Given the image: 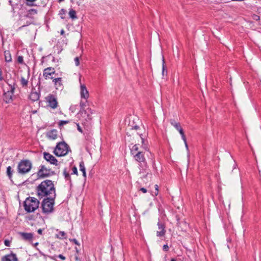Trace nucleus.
Listing matches in <instances>:
<instances>
[{
	"label": "nucleus",
	"instance_id": "45",
	"mask_svg": "<svg viewBox=\"0 0 261 261\" xmlns=\"http://www.w3.org/2000/svg\"><path fill=\"white\" fill-rule=\"evenodd\" d=\"M71 241L74 242L76 245H80V244L78 242V241L76 239H72V240H71Z\"/></svg>",
	"mask_w": 261,
	"mask_h": 261
},
{
	"label": "nucleus",
	"instance_id": "37",
	"mask_svg": "<svg viewBox=\"0 0 261 261\" xmlns=\"http://www.w3.org/2000/svg\"><path fill=\"white\" fill-rule=\"evenodd\" d=\"M64 175L65 176V178L66 179H68L70 177L69 174L68 173H67L66 170L64 171Z\"/></svg>",
	"mask_w": 261,
	"mask_h": 261
},
{
	"label": "nucleus",
	"instance_id": "13",
	"mask_svg": "<svg viewBox=\"0 0 261 261\" xmlns=\"http://www.w3.org/2000/svg\"><path fill=\"white\" fill-rule=\"evenodd\" d=\"M43 156L45 160L49 162L51 164L55 165L57 166L59 165V163L55 157L49 153L44 152L43 153Z\"/></svg>",
	"mask_w": 261,
	"mask_h": 261
},
{
	"label": "nucleus",
	"instance_id": "6",
	"mask_svg": "<svg viewBox=\"0 0 261 261\" xmlns=\"http://www.w3.org/2000/svg\"><path fill=\"white\" fill-rule=\"evenodd\" d=\"M45 100L51 109H55L57 108L58 102L57 97L53 94H49L45 97Z\"/></svg>",
	"mask_w": 261,
	"mask_h": 261
},
{
	"label": "nucleus",
	"instance_id": "4",
	"mask_svg": "<svg viewBox=\"0 0 261 261\" xmlns=\"http://www.w3.org/2000/svg\"><path fill=\"white\" fill-rule=\"evenodd\" d=\"M32 168L31 162L27 160L21 161L18 165V172L21 174L28 173Z\"/></svg>",
	"mask_w": 261,
	"mask_h": 261
},
{
	"label": "nucleus",
	"instance_id": "2",
	"mask_svg": "<svg viewBox=\"0 0 261 261\" xmlns=\"http://www.w3.org/2000/svg\"><path fill=\"white\" fill-rule=\"evenodd\" d=\"M69 152H71V149L69 145L64 141L57 143L53 151L57 156H65Z\"/></svg>",
	"mask_w": 261,
	"mask_h": 261
},
{
	"label": "nucleus",
	"instance_id": "52",
	"mask_svg": "<svg viewBox=\"0 0 261 261\" xmlns=\"http://www.w3.org/2000/svg\"><path fill=\"white\" fill-rule=\"evenodd\" d=\"M65 32L63 30H61V35H63L64 34Z\"/></svg>",
	"mask_w": 261,
	"mask_h": 261
},
{
	"label": "nucleus",
	"instance_id": "10",
	"mask_svg": "<svg viewBox=\"0 0 261 261\" xmlns=\"http://www.w3.org/2000/svg\"><path fill=\"white\" fill-rule=\"evenodd\" d=\"M14 90V88L10 87L9 90H8L7 91L4 92V100L6 103H10L12 101Z\"/></svg>",
	"mask_w": 261,
	"mask_h": 261
},
{
	"label": "nucleus",
	"instance_id": "33",
	"mask_svg": "<svg viewBox=\"0 0 261 261\" xmlns=\"http://www.w3.org/2000/svg\"><path fill=\"white\" fill-rule=\"evenodd\" d=\"M69 122V121L68 120H61L59 122V126L60 127L66 124Z\"/></svg>",
	"mask_w": 261,
	"mask_h": 261
},
{
	"label": "nucleus",
	"instance_id": "15",
	"mask_svg": "<svg viewBox=\"0 0 261 261\" xmlns=\"http://www.w3.org/2000/svg\"><path fill=\"white\" fill-rule=\"evenodd\" d=\"M2 261H18V259L15 254L11 253L3 256Z\"/></svg>",
	"mask_w": 261,
	"mask_h": 261
},
{
	"label": "nucleus",
	"instance_id": "12",
	"mask_svg": "<svg viewBox=\"0 0 261 261\" xmlns=\"http://www.w3.org/2000/svg\"><path fill=\"white\" fill-rule=\"evenodd\" d=\"M46 136L48 140H55L60 137V134L57 129H53L47 132Z\"/></svg>",
	"mask_w": 261,
	"mask_h": 261
},
{
	"label": "nucleus",
	"instance_id": "46",
	"mask_svg": "<svg viewBox=\"0 0 261 261\" xmlns=\"http://www.w3.org/2000/svg\"><path fill=\"white\" fill-rule=\"evenodd\" d=\"M58 257L62 260H65L66 258L62 254L59 255Z\"/></svg>",
	"mask_w": 261,
	"mask_h": 261
},
{
	"label": "nucleus",
	"instance_id": "25",
	"mask_svg": "<svg viewBox=\"0 0 261 261\" xmlns=\"http://www.w3.org/2000/svg\"><path fill=\"white\" fill-rule=\"evenodd\" d=\"M62 79L61 77L55 78L53 79V82L57 86L61 87L62 86Z\"/></svg>",
	"mask_w": 261,
	"mask_h": 261
},
{
	"label": "nucleus",
	"instance_id": "28",
	"mask_svg": "<svg viewBox=\"0 0 261 261\" xmlns=\"http://www.w3.org/2000/svg\"><path fill=\"white\" fill-rule=\"evenodd\" d=\"M20 83L23 87H25L28 86V79H25L24 77H22L20 80Z\"/></svg>",
	"mask_w": 261,
	"mask_h": 261
},
{
	"label": "nucleus",
	"instance_id": "27",
	"mask_svg": "<svg viewBox=\"0 0 261 261\" xmlns=\"http://www.w3.org/2000/svg\"><path fill=\"white\" fill-rule=\"evenodd\" d=\"M162 74L163 76L167 74V70L166 69L165 61L164 57L163 58Z\"/></svg>",
	"mask_w": 261,
	"mask_h": 261
},
{
	"label": "nucleus",
	"instance_id": "18",
	"mask_svg": "<svg viewBox=\"0 0 261 261\" xmlns=\"http://www.w3.org/2000/svg\"><path fill=\"white\" fill-rule=\"evenodd\" d=\"M134 158L137 161L140 163L143 162L145 161L144 154L141 152H138L137 153V154L134 155Z\"/></svg>",
	"mask_w": 261,
	"mask_h": 261
},
{
	"label": "nucleus",
	"instance_id": "44",
	"mask_svg": "<svg viewBox=\"0 0 261 261\" xmlns=\"http://www.w3.org/2000/svg\"><path fill=\"white\" fill-rule=\"evenodd\" d=\"M76 125H77V130L81 132V133H82V128L81 127V126L79 125V124H76Z\"/></svg>",
	"mask_w": 261,
	"mask_h": 261
},
{
	"label": "nucleus",
	"instance_id": "55",
	"mask_svg": "<svg viewBox=\"0 0 261 261\" xmlns=\"http://www.w3.org/2000/svg\"><path fill=\"white\" fill-rule=\"evenodd\" d=\"M59 2H63L64 1V0H58Z\"/></svg>",
	"mask_w": 261,
	"mask_h": 261
},
{
	"label": "nucleus",
	"instance_id": "38",
	"mask_svg": "<svg viewBox=\"0 0 261 261\" xmlns=\"http://www.w3.org/2000/svg\"><path fill=\"white\" fill-rule=\"evenodd\" d=\"M10 241L8 240H6L4 241V244L5 245V246L8 247L10 246Z\"/></svg>",
	"mask_w": 261,
	"mask_h": 261
},
{
	"label": "nucleus",
	"instance_id": "14",
	"mask_svg": "<svg viewBox=\"0 0 261 261\" xmlns=\"http://www.w3.org/2000/svg\"><path fill=\"white\" fill-rule=\"evenodd\" d=\"M159 230L156 231V236L158 237H164L166 233L165 225L159 220L157 224Z\"/></svg>",
	"mask_w": 261,
	"mask_h": 261
},
{
	"label": "nucleus",
	"instance_id": "29",
	"mask_svg": "<svg viewBox=\"0 0 261 261\" xmlns=\"http://www.w3.org/2000/svg\"><path fill=\"white\" fill-rule=\"evenodd\" d=\"M170 122L171 125H173L176 129H178L181 127L180 123L175 122L174 120H171Z\"/></svg>",
	"mask_w": 261,
	"mask_h": 261
},
{
	"label": "nucleus",
	"instance_id": "26",
	"mask_svg": "<svg viewBox=\"0 0 261 261\" xmlns=\"http://www.w3.org/2000/svg\"><path fill=\"white\" fill-rule=\"evenodd\" d=\"M56 236L60 239H66V234L64 231H60L57 234Z\"/></svg>",
	"mask_w": 261,
	"mask_h": 261
},
{
	"label": "nucleus",
	"instance_id": "5",
	"mask_svg": "<svg viewBox=\"0 0 261 261\" xmlns=\"http://www.w3.org/2000/svg\"><path fill=\"white\" fill-rule=\"evenodd\" d=\"M55 199V198L51 199L50 197H47L43 200L42 203V208L43 213H48L53 211Z\"/></svg>",
	"mask_w": 261,
	"mask_h": 261
},
{
	"label": "nucleus",
	"instance_id": "32",
	"mask_svg": "<svg viewBox=\"0 0 261 261\" xmlns=\"http://www.w3.org/2000/svg\"><path fill=\"white\" fill-rule=\"evenodd\" d=\"M66 11L65 9H62L60 11L59 15H60L61 18L62 19H64L65 18V15L66 14Z\"/></svg>",
	"mask_w": 261,
	"mask_h": 261
},
{
	"label": "nucleus",
	"instance_id": "41",
	"mask_svg": "<svg viewBox=\"0 0 261 261\" xmlns=\"http://www.w3.org/2000/svg\"><path fill=\"white\" fill-rule=\"evenodd\" d=\"M163 249L165 251H167L169 249V247H168V245L167 244L164 245L163 247Z\"/></svg>",
	"mask_w": 261,
	"mask_h": 261
},
{
	"label": "nucleus",
	"instance_id": "20",
	"mask_svg": "<svg viewBox=\"0 0 261 261\" xmlns=\"http://www.w3.org/2000/svg\"><path fill=\"white\" fill-rule=\"evenodd\" d=\"M137 124H132V129H135L136 130H140V126L141 125V121L138 117H136Z\"/></svg>",
	"mask_w": 261,
	"mask_h": 261
},
{
	"label": "nucleus",
	"instance_id": "40",
	"mask_svg": "<svg viewBox=\"0 0 261 261\" xmlns=\"http://www.w3.org/2000/svg\"><path fill=\"white\" fill-rule=\"evenodd\" d=\"M29 12H30V14H37V10L35 9H31L29 11Z\"/></svg>",
	"mask_w": 261,
	"mask_h": 261
},
{
	"label": "nucleus",
	"instance_id": "16",
	"mask_svg": "<svg viewBox=\"0 0 261 261\" xmlns=\"http://www.w3.org/2000/svg\"><path fill=\"white\" fill-rule=\"evenodd\" d=\"M29 97L31 100H32L33 101H35L39 99L40 94L38 92L34 91V90L32 89Z\"/></svg>",
	"mask_w": 261,
	"mask_h": 261
},
{
	"label": "nucleus",
	"instance_id": "19",
	"mask_svg": "<svg viewBox=\"0 0 261 261\" xmlns=\"http://www.w3.org/2000/svg\"><path fill=\"white\" fill-rule=\"evenodd\" d=\"M137 124H132V129H135L136 130H140V126L141 125V121L138 117H136Z\"/></svg>",
	"mask_w": 261,
	"mask_h": 261
},
{
	"label": "nucleus",
	"instance_id": "51",
	"mask_svg": "<svg viewBox=\"0 0 261 261\" xmlns=\"http://www.w3.org/2000/svg\"><path fill=\"white\" fill-rule=\"evenodd\" d=\"M185 143V147H186L187 149L188 148V144H187V140H186V142H184Z\"/></svg>",
	"mask_w": 261,
	"mask_h": 261
},
{
	"label": "nucleus",
	"instance_id": "50",
	"mask_svg": "<svg viewBox=\"0 0 261 261\" xmlns=\"http://www.w3.org/2000/svg\"><path fill=\"white\" fill-rule=\"evenodd\" d=\"M38 233L40 234H42V230L41 229H39L37 231Z\"/></svg>",
	"mask_w": 261,
	"mask_h": 261
},
{
	"label": "nucleus",
	"instance_id": "48",
	"mask_svg": "<svg viewBox=\"0 0 261 261\" xmlns=\"http://www.w3.org/2000/svg\"><path fill=\"white\" fill-rule=\"evenodd\" d=\"M136 117H137V116H135V118H134V119H133V124H134V123H136V124H137Z\"/></svg>",
	"mask_w": 261,
	"mask_h": 261
},
{
	"label": "nucleus",
	"instance_id": "1",
	"mask_svg": "<svg viewBox=\"0 0 261 261\" xmlns=\"http://www.w3.org/2000/svg\"><path fill=\"white\" fill-rule=\"evenodd\" d=\"M37 192L38 196L42 198L44 197L56 198L55 188L53 181L50 180H45L41 182L37 187Z\"/></svg>",
	"mask_w": 261,
	"mask_h": 261
},
{
	"label": "nucleus",
	"instance_id": "9",
	"mask_svg": "<svg viewBox=\"0 0 261 261\" xmlns=\"http://www.w3.org/2000/svg\"><path fill=\"white\" fill-rule=\"evenodd\" d=\"M55 74V69L53 67H47L44 69L43 76L45 80L53 79V75Z\"/></svg>",
	"mask_w": 261,
	"mask_h": 261
},
{
	"label": "nucleus",
	"instance_id": "24",
	"mask_svg": "<svg viewBox=\"0 0 261 261\" xmlns=\"http://www.w3.org/2000/svg\"><path fill=\"white\" fill-rule=\"evenodd\" d=\"M5 54V59L6 62H9L12 60L11 54L9 51H6L4 53Z\"/></svg>",
	"mask_w": 261,
	"mask_h": 261
},
{
	"label": "nucleus",
	"instance_id": "21",
	"mask_svg": "<svg viewBox=\"0 0 261 261\" xmlns=\"http://www.w3.org/2000/svg\"><path fill=\"white\" fill-rule=\"evenodd\" d=\"M80 170L82 172L83 176L86 177V168L85 167L84 163L81 162L80 163Z\"/></svg>",
	"mask_w": 261,
	"mask_h": 261
},
{
	"label": "nucleus",
	"instance_id": "23",
	"mask_svg": "<svg viewBox=\"0 0 261 261\" xmlns=\"http://www.w3.org/2000/svg\"><path fill=\"white\" fill-rule=\"evenodd\" d=\"M69 17L72 19H75L77 18V16H76V11L72 9H70V10H69Z\"/></svg>",
	"mask_w": 261,
	"mask_h": 261
},
{
	"label": "nucleus",
	"instance_id": "35",
	"mask_svg": "<svg viewBox=\"0 0 261 261\" xmlns=\"http://www.w3.org/2000/svg\"><path fill=\"white\" fill-rule=\"evenodd\" d=\"M18 62L19 63H22L23 61V58L22 56H19L17 59Z\"/></svg>",
	"mask_w": 261,
	"mask_h": 261
},
{
	"label": "nucleus",
	"instance_id": "17",
	"mask_svg": "<svg viewBox=\"0 0 261 261\" xmlns=\"http://www.w3.org/2000/svg\"><path fill=\"white\" fill-rule=\"evenodd\" d=\"M89 106L88 101L87 99L83 100V99H81V101L80 103V112H84V110H86V108Z\"/></svg>",
	"mask_w": 261,
	"mask_h": 261
},
{
	"label": "nucleus",
	"instance_id": "3",
	"mask_svg": "<svg viewBox=\"0 0 261 261\" xmlns=\"http://www.w3.org/2000/svg\"><path fill=\"white\" fill-rule=\"evenodd\" d=\"M39 205V200L34 197H29L24 202V208L28 213H32L37 210Z\"/></svg>",
	"mask_w": 261,
	"mask_h": 261
},
{
	"label": "nucleus",
	"instance_id": "49",
	"mask_svg": "<svg viewBox=\"0 0 261 261\" xmlns=\"http://www.w3.org/2000/svg\"><path fill=\"white\" fill-rule=\"evenodd\" d=\"M75 106H71L70 109L72 111V112H74V109H75Z\"/></svg>",
	"mask_w": 261,
	"mask_h": 261
},
{
	"label": "nucleus",
	"instance_id": "11",
	"mask_svg": "<svg viewBox=\"0 0 261 261\" xmlns=\"http://www.w3.org/2000/svg\"><path fill=\"white\" fill-rule=\"evenodd\" d=\"M80 82H81V79H80ZM80 97L82 99L86 100L88 99L89 97V92L84 84L80 83Z\"/></svg>",
	"mask_w": 261,
	"mask_h": 261
},
{
	"label": "nucleus",
	"instance_id": "47",
	"mask_svg": "<svg viewBox=\"0 0 261 261\" xmlns=\"http://www.w3.org/2000/svg\"><path fill=\"white\" fill-rule=\"evenodd\" d=\"M138 149V147L137 146V144H135L134 146H133V150H135V151H137Z\"/></svg>",
	"mask_w": 261,
	"mask_h": 261
},
{
	"label": "nucleus",
	"instance_id": "22",
	"mask_svg": "<svg viewBox=\"0 0 261 261\" xmlns=\"http://www.w3.org/2000/svg\"><path fill=\"white\" fill-rule=\"evenodd\" d=\"M21 236L22 237L23 239L25 240H30L32 239L33 238V234L31 233H21Z\"/></svg>",
	"mask_w": 261,
	"mask_h": 261
},
{
	"label": "nucleus",
	"instance_id": "34",
	"mask_svg": "<svg viewBox=\"0 0 261 261\" xmlns=\"http://www.w3.org/2000/svg\"><path fill=\"white\" fill-rule=\"evenodd\" d=\"M75 64L76 66L80 65V59L79 57H76L74 59Z\"/></svg>",
	"mask_w": 261,
	"mask_h": 261
},
{
	"label": "nucleus",
	"instance_id": "54",
	"mask_svg": "<svg viewBox=\"0 0 261 261\" xmlns=\"http://www.w3.org/2000/svg\"><path fill=\"white\" fill-rule=\"evenodd\" d=\"M170 261H176V260L174 258H172Z\"/></svg>",
	"mask_w": 261,
	"mask_h": 261
},
{
	"label": "nucleus",
	"instance_id": "31",
	"mask_svg": "<svg viewBox=\"0 0 261 261\" xmlns=\"http://www.w3.org/2000/svg\"><path fill=\"white\" fill-rule=\"evenodd\" d=\"M7 173L9 177L10 178L12 175V170L10 166H8L7 168Z\"/></svg>",
	"mask_w": 261,
	"mask_h": 261
},
{
	"label": "nucleus",
	"instance_id": "36",
	"mask_svg": "<svg viewBox=\"0 0 261 261\" xmlns=\"http://www.w3.org/2000/svg\"><path fill=\"white\" fill-rule=\"evenodd\" d=\"M155 192H154V195L156 196L158 194V191H159V187L157 185H155L154 186Z\"/></svg>",
	"mask_w": 261,
	"mask_h": 261
},
{
	"label": "nucleus",
	"instance_id": "53",
	"mask_svg": "<svg viewBox=\"0 0 261 261\" xmlns=\"http://www.w3.org/2000/svg\"><path fill=\"white\" fill-rule=\"evenodd\" d=\"M237 166V164L236 163H234V165H233V169H235L236 167Z\"/></svg>",
	"mask_w": 261,
	"mask_h": 261
},
{
	"label": "nucleus",
	"instance_id": "30",
	"mask_svg": "<svg viewBox=\"0 0 261 261\" xmlns=\"http://www.w3.org/2000/svg\"><path fill=\"white\" fill-rule=\"evenodd\" d=\"M179 133H180L181 136V138H182V140L184 141V142H186V137H185V134H184V130L183 129H182V128L180 127V128H179L178 129H177Z\"/></svg>",
	"mask_w": 261,
	"mask_h": 261
},
{
	"label": "nucleus",
	"instance_id": "56",
	"mask_svg": "<svg viewBox=\"0 0 261 261\" xmlns=\"http://www.w3.org/2000/svg\"><path fill=\"white\" fill-rule=\"evenodd\" d=\"M1 79H2V78H1V77L0 76V80H1Z\"/></svg>",
	"mask_w": 261,
	"mask_h": 261
},
{
	"label": "nucleus",
	"instance_id": "8",
	"mask_svg": "<svg viewBox=\"0 0 261 261\" xmlns=\"http://www.w3.org/2000/svg\"><path fill=\"white\" fill-rule=\"evenodd\" d=\"M93 113V110L89 108L84 110V112H79L78 115H80L86 121H89L92 120V114Z\"/></svg>",
	"mask_w": 261,
	"mask_h": 261
},
{
	"label": "nucleus",
	"instance_id": "43",
	"mask_svg": "<svg viewBox=\"0 0 261 261\" xmlns=\"http://www.w3.org/2000/svg\"><path fill=\"white\" fill-rule=\"evenodd\" d=\"M140 191L142 192L143 193H146L147 192V190L144 188H141L140 189Z\"/></svg>",
	"mask_w": 261,
	"mask_h": 261
},
{
	"label": "nucleus",
	"instance_id": "42",
	"mask_svg": "<svg viewBox=\"0 0 261 261\" xmlns=\"http://www.w3.org/2000/svg\"><path fill=\"white\" fill-rule=\"evenodd\" d=\"M72 171H73V173L74 174H77V168L75 167H74L72 168Z\"/></svg>",
	"mask_w": 261,
	"mask_h": 261
},
{
	"label": "nucleus",
	"instance_id": "7",
	"mask_svg": "<svg viewBox=\"0 0 261 261\" xmlns=\"http://www.w3.org/2000/svg\"><path fill=\"white\" fill-rule=\"evenodd\" d=\"M54 174V172L53 171L47 169L44 165H41L40 167V169L38 172V176L41 177L49 176Z\"/></svg>",
	"mask_w": 261,
	"mask_h": 261
},
{
	"label": "nucleus",
	"instance_id": "39",
	"mask_svg": "<svg viewBox=\"0 0 261 261\" xmlns=\"http://www.w3.org/2000/svg\"><path fill=\"white\" fill-rule=\"evenodd\" d=\"M137 134L139 136V137H140V138L141 141V142L143 143V142H144V139H143V138H142V133H141L140 132H138Z\"/></svg>",
	"mask_w": 261,
	"mask_h": 261
}]
</instances>
